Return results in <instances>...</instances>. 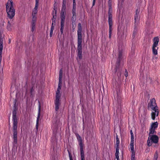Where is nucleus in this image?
I'll list each match as a JSON object with an SVG mask.
<instances>
[{
    "instance_id": "nucleus-1",
    "label": "nucleus",
    "mask_w": 160,
    "mask_h": 160,
    "mask_svg": "<svg viewBox=\"0 0 160 160\" xmlns=\"http://www.w3.org/2000/svg\"><path fill=\"white\" fill-rule=\"evenodd\" d=\"M17 100L16 99L14 100L13 103H14V108L12 111V120L13 121V145L14 147L16 146L17 147V144L18 143L17 139V127H18V121L17 117V108L16 107V103Z\"/></svg>"
},
{
    "instance_id": "nucleus-2",
    "label": "nucleus",
    "mask_w": 160,
    "mask_h": 160,
    "mask_svg": "<svg viewBox=\"0 0 160 160\" xmlns=\"http://www.w3.org/2000/svg\"><path fill=\"white\" fill-rule=\"evenodd\" d=\"M82 27L81 24L79 23L78 25V56L79 59L82 58V42L83 40L82 35Z\"/></svg>"
},
{
    "instance_id": "nucleus-3",
    "label": "nucleus",
    "mask_w": 160,
    "mask_h": 160,
    "mask_svg": "<svg viewBox=\"0 0 160 160\" xmlns=\"http://www.w3.org/2000/svg\"><path fill=\"white\" fill-rule=\"evenodd\" d=\"M148 107H150L152 110L154 111L151 113L152 118L154 120L155 118V116H158L159 112V110L158 109V107L154 98L151 99L150 102L148 103Z\"/></svg>"
},
{
    "instance_id": "nucleus-4",
    "label": "nucleus",
    "mask_w": 160,
    "mask_h": 160,
    "mask_svg": "<svg viewBox=\"0 0 160 160\" xmlns=\"http://www.w3.org/2000/svg\"><path fill=\"white\" fill-rule=\"evenodd\" d=\"M118 58L116 63L115 72L117 73V75L118 78H120L121 76V71L122 68L120 67V63L121 61L123 58V52L122 50H119L118 54Z\"/></svg>"
},
{
    "instance_id": "nucleus-5",
    "label": "nucleus",
    "mask_w": 160,
    "mask_h": 160,
    "mask_svg": "<svg viewBox=\"0 0 160 160\" xmlns=\"http://www.w3.org/2000/svg\"><path fill=\"white\" fill-rule=\"evenodd\" d=\"M6 9L8 17L10 19H12L15 15V9L12 0H8L6 4Z\"/></svg>"
},
{
    "instance_id": "nucleus-6",
    "label": "nucleus",
    "mask_w": 160,
    "mask_h": 160,
    "mask_svg": "<svg viewBox=\"0 0 160 160\" xmlns=\"http://www.w3.org/2000/svg\"><path fill=\"white\" fill-rule=\"evenodd\" d=\"M62 81H59L58 88L56 91L55 102V109L56 111H58L59 109V106L60 105V99L61 98V94L60 92V90L61 89Z\"/></svg>"
},
{
    "instance_id": "nucleus-7",
    "label": "nucleus",
    "mask_w": 160,
    "mask_h": 160,
    "mask_svg": "<svg viewBox=\"0 0 160 160\" xmlns=\"http://www.w3.org/2000/svg\"><path fill=\"white\" fill-rule=\"evenodd\" d=\"M61 22L60 23L61 28L60 31L61 34L63 33V31L65 21L66 17L65 9H61V12L60 14Z\"/></svg>"
},
{
    "instance_id": "nucleus-8",
    "label": "nucleus",
    "mask_w": 160,
    "mask_h": 160,
    "mask_svg": "<svg viewBox=\"0 0 160 160\" xmlns=\"http://www.w3.org/2000/svg\"><path fill=\"white\" fill-rule=\"evenodd\" d=\"M153 43L152 46V51L153 54L155 55L158 54L157 50L158 47H157L158 43L159 41V39L158 37H155L153 39Z\"/></svg>"
},
{
    "instance_id": "nucleus-9",
    "label": "nucleus",
    "mask_w": 160,
    "mask_h": 160,
    "mask_svg": "<svg viewBox=\"0 0 160 160\" xmlns=\"http://www.w3.org/2000/svg\"><path fill=\"white\" fill-rule=\"evenodd\" d=\"M61 124L60 120L57 117H55L53 121V125L54 126V133L56 134L59 127L60 126Z\"/></svg>"
},
{
    "instance_id": "nucleus-10",
    "label": "nucleus",
    "mask_w": 160,
    "mask_h": 160,
    "mask_svg": "<svg viewBox=\"0 0 160 160\" xmlns=\"http://www.w3.org/2000/svg\"><path fill=\"white\" fill-rule=\"evenodd\" d=\"M79 145L80 147V152L81 157V160H85L84 152L83 151V147L84 144L82 142H79Z\"/></svg>"
},
{
    "instance_id": "nucleus-11",
    "label": "nucleus",
    "mask_w": 160,
    "mask_h": 160,
    "mask_svg": "<svg viewBox=\"0 0 160 160\" xmlns=\"http://www.w3.org/2000/svg\"><path fill=\"white\" fill-rule=\"evenodd\" d=\"M136 13L134 15V25H138L140 20V16H139V11L138 9L136 10Z\"/></svg>"
},
{
    "instance_id": "nucleus-12",
    "label": "nucleus",
    "mask_w": 160,
    "mask_h": 160,
    "mask_svg": "<svg viewBox=\"0 0 160 160\" xmlns=\"http://www.w3.org/2000/svg\"><path fill=\"white\" fill-rule=\"evenodd\" d=\"M134 142H131L130 147L132 152L131 160H135V151L134 148Z\"/></svg>"
},
{
    "instance_id": "nucleus-13",
    "label": "nucleus",
    "mask_w": 160,
    "mask_h": 160,
    "mask_svg": "<svg viewBox=\"0 0 160 160\" xmlns=\"http://www.w3.org/2000/svg\"><path fill=\"white\" fill-rule=\"evenodd\" d=\"M134 142H131L130 147L132 152L131 160H135V151L134 148Z\"/></svg>"
},
{
    "instance_id": "nucleus-14",
    "label": "nucleus",
    "mask_w": 160,
    "mask_h": 160,
    "mask_svg": "<svg viewBox=\"0 0 160 160\" xmlns=\"http://www.w3.org/2000/svg\"><path fill=\"white\" fill-rule=\"evenodd\" d=\"M39 105H38V116L37 119V123L36 125V128L37 130L38 129V125L39 123V121L40 119V112H41V105L40 103V102L38 101Z\"/></svg>"
},
{
    "instance_id": "nucleus-15",
    "label": "nucleus",
    "mask_w": 160,
    "mask_h": 160,
    "mask_svg": "<svg viewBox=\"0 0 160 160\" xmlns=\"http://www.w3.org/2000/svg\"><path fill=\"white\" fill-rule=\"evenodd\" d=\"M72 21L74 23L76 20V9H72Z\"/></svg>"
},
{
    "instance_id": "nucleus-16",
    "label": "nucleus",
    "mask_w": 160,
    "mask_h": 160,
    "mask_svg": "<svg viewBox=\"0 0 160 160\" xmlns=\"http://www.w3.org/2000/svg\"><path fill=\"white\" fill-rule=\"evenodd\" d=\"M150 139L152 140L151 142L155 143H158V138L156 135H152Z\"/></svg>"
},
{
    "instance_id": "nucleus-17",
    "label": "nucleus",
    "mask_w": 160,
    "mask_h": 160,
    "mask_svg": "<svg viewBox=\"0 0 160 160\" xmlns=\"http://www.w3.org/2000/svg\"><path fill=\"white\" fill-rule=\"evenodd\" d=\"M119 143L120 141L119 139L118 138V136L117 135L116 136V143L115 145V147L116 151L119 150Z\"/></svg>"
},
{
    "instance_id": "nucleus-18",
    "label": "nucleus",
    "mask_w": 160,
    "mask_h": 160,
    "mask_svg": "<svg viewBox=\"0 0 160 160\" xmlns=\"http://www.w3.org/2000/svg\"><path fill=\"white\" fill-rule=\"evenodd\" d=\"M138 26L134 25V29L132 34V37L134 38L136 36L138 30Z\"/></svg>"
},
{
    "instance_id": "nucleus-19",
    "label": "nucleus",
    "mask_w": 160,
    "mask_h": 160,
    "mask_svg": "<svg viewBox=\"0 0 160 160\" xmlns=\"http://www.w3.org/2000/svg\"><path fill=\"white\" fill-rule=\"evenodd\" d=\"M108 22L109 25V26L112 27L113 22H112V15H108Z\"/></svg>"
},
{
    "instance_id": "nucleus-20",
    "label": "nucleus",
    "mask_w": 160,
    "mask_h": 160,
    "mask_svg": "<svg viewBox=\"0 0 160 160\" xmlns=\"http://www.w3.org/2000/svg\"><path fill=\"white\" fill-rule=\"evenodd\" d=\"M34 94V86H33L31 88L30 90V96L31 97H33Z\"/></svg>"
},
{
    "instance_id": "nucleus-21",
    "label": "nucleus",
    "mask_w": 160,
    "mask_h": 160,
    "mask_svg": "<svg viewBox=\"0 0 160 160\" xmlns=\"http://www.w3.org/2000/svg\"><path fill=\"white\" fill-rule=\"evenodd\" d=\"M62 69H60L59 71V81H62Z\"/></svg>"
},
{
    "instance_id": "nucleus-22",
    "label": "nucleus",
    "mask_w": 160,
    "mask_h": 160,
    "mask_svg": "<svg viewBox=\"0 0 160 160\" xmlns=\"http://www.w3.org/2000/svg\"><path fill=\"white\" fill-rule=\"evenodd\" d=\"M77 139L78 140V142H82L81 137L78 134H76Z\"/></svg>"
},
{
    "instance_id": "nucleus-23",
    "label": "nucleus",
    "mask_w": 160,
    "mask_h": 160,
    "mask_svg": "<svg viewBox=\"0 0 160 160\" xmlns=\"http://www.w3.org/2000/svg\"><path fill=\"white\" fill-rule=\"evenodd\" d=\"M158 124L157 122L153 123L151 125V127H152L153 128L155 129L158 127Z\"/></svg>"
},
{
    "instance_id": "nucleus-24",
    "label": "nucleus",
    "mask_w": 160,
    "mask_h": 160,
    "mask_svg": "<svg viewBox=\"0 0 160 160\" xmlns=\"http://www.w3.org/2000/svg\"><path fill=\"white\" fill-rule=\"evenodd\" d=\"M7 28L8 31H10L12 29V26L9 21L8 22Z\"/></svg>"
},
{
    "instance_id": "nucleus-25",
    "label": "nucleus",
    "mask_w": 160,
    "mask_h": 160,
    "mask_svg": "<svg viewBox=\"0 0 160 160\" xmlns=\"http://www.w3.org/2000/svg\"><path fill=\"white\" fill-rule=\"evenodd\" d=\"M158 158V153L157 151H156L154 155V158L153 160H157Z\"/></svg>"
},
{
    "instance_id": "nucleus-26",
    "label": "nucleus",
    "mask_w": 160,
    "mask_h": 160,
    "mask_svg": "<svg viewBox=\"0 0 160 160\" xmlns=\"http://www.w3.org/2000/svg\"><path fill=\"white\" fill-rule=\"evenodd\" d=\"M32 16V23H34L35 24V22L37 19V17L36 15H33Z\"/></svg>"
},
{
    "instance_id": "nucleus-27",
    "label": "nucleus",
    "mask_w": 160,
    "mask_h": 160,
    "mask_svg": "<svg viewBox=\"0 0 160 160\" xmlns=\"http://www.w3.org/2000/svg\"><path fill=\"white\" fill-rule=\"evenodd\" d=\"M119 150L116 151L115 155L117 160H119Z\"/></svg>"
},
{
    "instance_id": "nucleus-28",
    "label": "nucleus",
    "mask_w": 160,
    "mask_h": 160,
    "mask_svg": "<svg viewBox=\"0 0 160 160\" xmlns=\"http://www.w3.org/2000/svg\"><path fill=\"white\" fill-rule=\"evenodd\" d=\"M35 6L33 9L37 10L38 6L39 0H36Z\"/></svg>"
},
{
    "instance_id": "nucleus-29",
    "label": "nucleus",
    "mask_w": 160,
    "mask_h": 160,
    "mask_svg": "<svg viewBox=\"0 0 160 160\" xmlns=\"http://www.w3.org/2000/svg\"><path fill=\"white\" fill-rule=\"evenodd\" d=\"M130 133L131 135V142H134V138L133 134L132 132V130H130Z\"/></svg>"
},
{
    "instance_id": "nucleus-30",
    "label": "nucleus",
    "mask_w": 160,
    "mask_h": 160,
    "mask_svg": "<svg viewBox=\"0 0 160 160\" xmlns=\"http://www.w3.org/2000/svg\"><path fill=\"white\" fill-rule=\"evenodd\" d=\"M66 0H63L62 9H66Z\"/></svg>"
},
{
    "instance_id": "nucleus-31",
    "label": "nucleus",
    "mask_w": 160,
    "mask_h": 160,
    "mask_svg": "<svg viewBox=\"0 0 160 160\" xmlns=\"http://www.w3.org/2000/svg\"><path fill=\"white\" fill-rule=\"evenodd\" d=\"M53 9L54 10V11H53L52 15L57 16V8H56V7H54L53 8Z\"/></svg>"
},
{
    "instance_id": "nucleus-32",
    "label": "nucleus",
    "mask_w": 160,
    "mask_h": 160,
    "mask_svg": "<svg viewBox=\"0 0 160 160\" xmlns=\"http://www.w3.org/2000/svg\"><path fill=\"white\" fill-rule=\"evenodd\" d=\"M112 7H109L108 11V15H112Z\"/></svg>"
},
{
    "instance_id": "nucleus-33",
    "label": "nucleus",
    "mask_w": 160,
    "mask_h": 160,
    "mask_svg": "<svg viewBox=\"0 0 160 160\" xmlns=\"http://www.w3.org/2000/svg\"><path fill=\"white\" fill-rule=\"evenodd\" d=\"M155 128H153L152 127H151L150 129V132L149 133V134H153L155 132Z\"/></svg>"
},
{
    "instance_id": "nucleus-34",
    "label": "nucleus",
    "mask_w": 160,
    "mask_h": 160,
    "mask_svg": "<svg viewBox=\"0 0 160 160\" xmlns=\"http://www.w3.org/2000/svg\"><path fill=\"white\" fill-rule=\"evenodd\" d=\"M135 54V50L134 47H132V48L131 51V54L132 56Z\"/></svg>"
},
{
    "instance_id": "nucleus-35",
    "label": "nucleus",
    "mask_w": 160,
    "mask_h": 160,
    "mask_svg": "<svg viewBox=\"0 0 160 160\" xmlns=\"http://www.w3.org/2000/svg\"><path fill=\"white\" fill-rule=\"evenodd\" d=\"M31 27H32L31 31L32 32H33L35 29V24L32 23Z\"/></svg>"
},
{
    "instance_id": "nucleus-36",
    "label": "nucleus",
    "mask_w": 160,
    "mask_h": 160,
    "mask_svg": "<svg viewBox=\"0 0 160 160\" xmlns=\"http://www.w3.org/2000/svg\"><path fill=\"white\" fill-rule=\"evenodd\" d=\"M68 154H69V156L70 160H73L72 157V156L71 153L69 151L68 149Z\"/></svg>"
},
{
    "instance_id": "nucleus-37",
    "label": "nucleus",
    "mask_w": 160,
    "mask_h": 160,
    "mask_svg": "<svg viewBox=\"0 0 160 160\" xmlns=\"http://www.w3.org/2000/svg\"><path fill=\"white\" fill-rule=\"evenodd\" d=\"M75 0H73V6L72 9H76Z\"/></svg>"
},
{
    "instance_id": "nucleus-38",
    "label": "nucleus",
    "mask_w": 160,
    "mask_h": 160,
    "mask_svg": "<svg viewBox=\"0 0 160 160\" xmlns=\"http://www.w3.org/2000/svg\"><path fill=\"white\" fill-rule=\"evenodd\" d=\"M38 13V10H35L33 9L32 12V16H33V15H35L36 14H37Z\"/></svg>"
},
{
    "instance_id": "nucleus-39",
    "label": "nucleus",
    "mask_w": 160,
    "mask_h": 160,
    "mask_svg": "<svg viewBox=\"0 0 160 160\" xmlns=\"http://www.w3.org/2000/svg\"><path fill=\"white\" fill-rule=\"evenodd\" d=\"M52 22H54V23H56V16L52 15Z\"/></svg>"
},
{
    "instance_id": "nucleus-40",
    "label": "nucleus",
    "mask_w": 160,
    "mask_h": 160,
    "mask_svg": "<svg viewBox=\"0 0 160 160\" xmlns=\"http://www.w3.org/2000/svg\"><path fill=\"white\" fill-rule=\"evenodd\" d=\"M54 30L53 29L51 28L50 33V37H51L52 35L53 32Z\"/></svg>"
},
{
    "instance_id": "nucleus-41",
    "label": "nucleus",
    "mask_w": 160,
    "mask_h": 160,
    "mask_svg": "<svg viewBox=\"0 0 160 160\" xmlns=\"http://www.w3.org/2000/svg\"><path fill=\"white\" fill-rule=\"evenodd\" d=\"M108 4V7H112V2L111 0H109Z\"/></svg>"
},
{
    "instance_id": "nucleus-42",
    "label": "nucleus",
    "mask_w": 160,
    "mask_h": 160,
    "mask_svg": "<svg viewBox=\"0 0 160 160\" xmlns=\"http://www.w3.org/2000/svg\"><path fill=\"white\" fill-rule=\"evenodd\" d=\"M147 143H148V146H150L152 145V143L150 142V140H149V139L147 141Z\"/></svg>"
},
{
    "instance_id": "nucleus-43",
    "label": "nucleus",
    "mask_w": 160,
    "mask_h": 160,
    "mask_svg": "<svg viewBox=\"0 0 160 160\" xmlns=\"http://www.w3.org/2000/svg\"><path fill=\"white\" fill-rule=\"evenodd\" d=\"M56 23H54V22H52V24L51 27V28L54 29V27L56 25Z\"/></svg>"
},
{
    "instance_id": "nucleus-44",
    "label": "nucleus",
    "mask_w": 160,
    "mask_h": 160,
    "mask_svg": "<svg viewBox=\"0 0 160 160\" xmlns=\"http://www.w3.org/2000/svg\"><path fill=\"white\" fill-rule=\"evenodd\" d=\"M112 33V27L109 26V34H111Z\"/></svg>"
},
{
    "instance_id": "nucleus-45",
    "label": "nucleus",
    "mask_w": 160,
    "mask_h": 160,
    "mask_svg": "<svg viewBox=\"0 0 160 160\" xmlns=\"http://www.w3.org/2000/svg\"><path fill=\"white\" fill-rule=\"evenodd\" d=\"M72 32H73L74 31V30H75V27H74V25L75 24V22H74V23H72Z\"/></svg>"
},
{
    "instance_id": "nucleus-46",
    "label": "nucleus",
    "mask_w": 160,
    "mask_h": 160,
    "mask_svg": "<svg viewBox=\"0 0 160 160\" xmlns=\"http://www.w3.org/2000/svg\"><path fill=\"white\" fill-rule=\"evenodd\" d=\"M54 7H56V8H57V4L56 3V2H55V3L54 4Z\"/></svg>"
},
{
    "instance_id": "nucleus-47",
    "label": "nucleus",
    "mask_w": 160,
    "mask_h": 160,
    "mask_svg": "<svg viewBox=\"0 0 160 160\" xmlns=\"http://www.w3.org/2000/svg\"><path fill=\"white\" fill-rule=\"evenodd\" d=\"M95 0H93V2H92V6H93L95 5Z\"/></svg>"
},
{
    "instance_id": "nucleus-48",
    "label": "nucleus",
    "mask_w": 160,
    "mask_h": 160,
    "mask_svg": "<svg viewBox=\"0 0 160 160\" xmlns=\"http://www.w3.org/2000/svg\"><path fill=\"white\" fill-rule=\"evenodd\" d=\"M125 75L126 77L128 76V72H127V73L125 74Z\"/></svg>"
},
{
    "instance_id": "nucleus-49",
    "label": "nucleus",
    "mask_w": 160,
    "mask_h": 160,
    "mask_svg": "<svg viewBox=\"0 0 160 160\" xmlns=\"http://www.w3.org/2000/svg\"><path fill=\"white\" fill-rule=\"evenodd\" d=\"M111 34H109V38H111Z\"/></svg>"
},
{
    "instance_id": "nucleus-50",
    "label": "nucleus",
    "mask_w": 160,
    "mask_h": 160,
    "mask_svg": "<svg viewBox=\"0 0 160 160\" xmlns=\"http://www.w3.org/2000/svg\"><path fill=\"white\" fill-rule=\"evenodd\" d=\"M10 41L9 40V43H10Z\"/></svg>"
},
{
    "instance_id": "nucleus-51",
    "label": "nucleus",
    "mask_w": 160,
    "mask_h": 160,
    "mask_svg": "<svg viewBox=\"0 0 160 160\" xmlns=\"http://www.w3.org/2000/svg\"><path fill=\"white\" fill-rule=\"evenodd\" d=\"M134 101L133 102V104H134Z\"/></svg>"
}]
</instances>
